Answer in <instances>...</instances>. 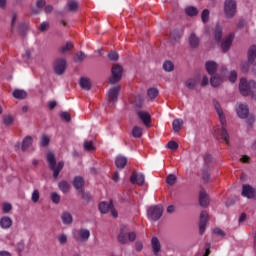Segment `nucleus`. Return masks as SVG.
I'll return each instance as SVG.
<instances>
[{
	"label": "nucleus",
	"mask_w": 256,
	"mask_h": 256,
	"mask_svg": "<svg viewBox=\"0 0 256 256\" xmlns=\"http://www.w3.org/2000/svg\"><path fill=\"white\" fill-rule=\"evenodd\" d=\"M210 177H211V175L209 174V172L204 171L202 173V179H203V181H205V183H207V181H209Z\"/></svg>",
	"instance_id": "62"
},
{
	"label": "nucleus",
	"mask_w": 256,
	"mask_h": 256,
	"mask_svg": "<svg viewBox=\"0 0 256 256\" xmlns=\"http://www.w3.org/2000/svg\"><path fill=\"white\" fill-rule=\"evenodd\" d=\"M79 7V3H77V1L75 0H71L67 3L66 8L68 9V11H77Z\"/></svg>",
	"instance_id": "40"
},
{
	"label": "nucleus",
	"mask_w": 256,
	"mask_h": 256,
	"mask_svg": "<svg viewBox=\"0 0 256 256\" xmlns=\"http://www.w3.org/2000/svg\"><path fill=\"white\" fill-rule=\"evenodd\" d=\"M130 181L133 185H143V183H145V175L133 172L130 177Z\"/></svg>",
	"instance_id": "13"
},
{
	"label": "nucleus",
	"mask_w": 256,
	"mask_h": 256,
	"mask_svg": "<svg viewBox=\"0 0 256 256\" xmlns=\"http://www.w3.org/2000/svg\"><path fill=\"white\" fill-rule=\"evenodd\" d=\"M46 159L49 163L50 170L53 171L54 179H57L59 177V173H61V171H63V167H65V162L60 161L57 164V161L55 160V154H53V152L48 153Z\"/></svg>",
	"instance_id": "3"
},
{
	"label": "nucleus",
	"mask_w": 256,
	"mask_h": 256,
	"mask_svg": "<svg viewBox=\"0 0 256 256\" xmlns=\"http://www.w3.org/2000/svg\"><path fill=\"white\" fill-rule=\"evenodd\" d=\"M108 57L111 61H117V59H119V53L117 52H110L108 54Z\"/></svg>",
	"instance_id": "57"
},
{
	"label": "nucleus",
	"mask_w": 256,
	"mask_h": 256,
	"mask_svg": "<svg viewBox=\"0 0 256 256\" xmlns=\"http://www.w3.org/2000/svg\"><path fill=\"white\" fill-rule=\"evenodd\" d=\"M35 55V49L31 48L25 51L23 58L26 63H33V56Z\"/></svg>",
	"instance_id": "25"
},
{
	"label": "nucleus",
	"mask_w": 256,
	"mask_h": 256,
	"mask_svg": "<svg viewBox=\"0 0 256 256\" xmlns=\"http://www.w3.org/2000/svg\"><path fill=\"white\" fill-rule=\"evenodd\" d=\"M71 49H73V42H66L65 45L59 48V53H62V55H65V53H69Z\"/></svg>",
	"instance_id": "31"
},
{
	"label": "nucleus",
	"mask_w": 256,
	"mask_h": 256,
	"mask_svg": "<svg viewBox=\"0 0 256 256\" xmlns=\"http://www.w3.org/2000/svg\"><path fill=\"white\" fill-rule=\"evenodd\" d=\"M0 227L1 229H11L13 227V219L9 216H3L0 218Z\"/></svg>",
	"instance_id": "17"
},
{
	"label": "nucleus",
	"mask_w": 256,
	"mask_h": 256,
	"mask_svg": "<svg viewBox=\"0 0 256 256\" xmlns=\"http://www.w3.org/2000/svg\"><path fill=\"white\" fill-rule=\"evenodd\" d=\"M224 79L225 73H222L221 75L213 74L210 78V85H212V87H219V85L223 83Z\"/></svg>",
	"instance_id": "14"
},
{
	"label": "nucleus",
	"mask_w": 256,
	"mask_h": 256,
	"mask_svg": "<svg viewBox=\"0 0 256 256\" xmlns=\"http://www.w3.org/2000/svg\"><path fill=\"white\" fill-rule=\"evenodd\" d=\"M82 199H84V201H90L91 200V194H89L87 192H82Z\"/></svg>",
	"instance_id": "64"
},
{
	"label": "nucleus",
	"mask_w": 256,
	"mask_h": 256,
	"mask_svg": "<svg viewBox=\"0 0 256 256\" xmlns=\"http://www.w3.org/2000/svg\"><path fill=\"white\" fill-rule=\"evenodd\" d=\"M166 183L170 187H173V185L177 183V176H175L174 174H169L166 178Z\"/></svg>",
	"instance_id": "42"
},
{
	"label": "nucleus",
	"mask_w": 256,
	"mask_h": 256,
	"mask_svg": "<svg viewBox=\"0 0 256 256\" xmlns=\"http://www.w3.org/2000/svg\"><path fill=\"white\" fill-rule=\"evenodd\" d=\"M50 199L52 202L55 203V205H59L61 202V195H59L57 192H52L50 195Z\"/></svg>",
	"instance_id": "44"
},
{
	"label": "nucleus",
	"mask_w": 256,
	"mask_h": 256,
	"mask_svg": "<svg viewBox=\"0 0 256 256\" xmlns=\"http://www.w3.org/2000/svg\"><path fill=\"white\" fill-rule=\"evenodd\" d=\"M172 127L175 133H179V131H181V127H183V119H175L172 123Z\"/></svg>",
	"instance_id": "32"
},
{
	"label": "nucleus",
	"mask_w": 256,
	"mask_h": 256,
	"mask_svg": "<svg viewBox=\"0 0 256 256\" xmlns=\"http://www.w3.org/2000/svg\"><path fill=\"white\" fill-rule=\"evenodd\" d=\"M235 110L239 119H247L249 117V106L246 103H237Z\"/></svg>",
	"instance_id": "7"
},
{
	"label": "nucleus",
	"mask_w": 256,
	"mask_h": 256,
	"mask_svg": "<svg viewBox=\"0 0 256 256\" xmlns=\"http://www.w3.org/2000/svg\"><path fill=\"white\" fill-rule=\"evenodd\" d=\"M168 149H171V151H177L179 149V144L175 141H169L166 145Z\"/></svg>",
	"instance_id": "48"
},
{
	"label": "nucleus",
	"mask_w": 256,
	"mask_h": 256,
	"mask_svg": "<svg viewBox=\"0 0 256 256\" xmlns=\"http://www.w3.org/2000/svg\"><path fill=\"white\" fill-rule=\"evenodd\" d=\"M137 117L146 127H149V124L151 123V114H149V112L145 110H138Z\"/></svg>",
	"instance_id": "12"
},
{
	"label": "nucleus",
	"mask_w": 256,
	"mask_h": 256,
	"mask_svg": "<svg viewBox=\"0 0 256 256\" xmlns=\"http://www.w3.org/2000/svg\"><path fill=\"white\" fill-rule=\"evenodd\" d=\"M222 35H223V27H221V25H216L215 31H214V37L216 41H221Z\"/></svg>",
	"instance_id": "35"
},
{
	"label": "nucleus",
	"mask_w": 256,
	"mask_h": 256,
	"mask_svg": "<svg viewBox=\"0 0 256 256\" xmlns=\"http://www.w3.org/2000/svg\"><path fill=\"white\" fill-rule=\"evenodd\" d=\"M13 121H15V118H13V115L8 114L3 116V123L6 127L13 125Z\"/></svg>",
	"instance_id": "36"
},
{
	"label": "nucleus",
	"mask_w": 256,
	"mask_h": 256,
	"mask_svg": "<svg viewBox=\"0 0 256 256\" xmlns=\"http://www.w3.org/2000/svg\"><path fill=\"white\" fill-rule=\"evenodd\" d=\"M214 234L219 235L220 237H225V232L223 230H221L220 228H215Z\"/></svg>",
	"instance_id": "61"
},
{
	"label": "nucleus",
	"mask_w": 256,
	"mask_h": 256,
	"mask_svg": "<svg viewBox=\"0 0 256 256\" xmlns=\"http://www.w3.org/2000/svg\"><path fill=\"white\" fill-rule=\"evenodd\" d=\"M85 59H87V55L84 52H77L74 56V63H83Z\"/></svg>",
	"instance_id": "33"
},
{
	"label": "nucleus",
	"mask_w": 256,
	"mask_h": 256,
	"mask_svg": "<svg viewBox=\"0 0 256 256\" xmlns=\"http://www.w3.org/2000/svg\"><path fill=\"white\" fill-rule=\"evenodd\" d=\"M123 78V66L119 64H115L111 68V76L109 78V83L111 85H115V83H119L121 79Z\"/></svg>",
	"instance_id": "4"
},
{
	"label": "nucleus",
	"mask_w": 256,
	"mask_h": 256,
	"mask_svg": "<svg viewBox=\"0 0 256 256\" xmlns=\"http://www.w3.org/2000/svg\"><path fill=\"white\" fill-rule=\"evenodd\" d=\"M135 239H137V235L135 234V232H129L128 229V241H135Z\"/></svg>",
	"instance_id": "60"
},
{
	"label": "nucleus",
	"mask_w": 256,
	"mask_h": 256,
	"mask_svg": "<svg viewBox=\"0 0 256 256\" xmlns=\"http://www.w3.org/2000/svg\"><path fill=\"white\" fill-rule=\"evenodd\" d=\"M207 85H209V77H207V75H204L202 77L201 86L207 87Z\"/></svg>",
	"instance_id": "59"
},
{
	"label": "nucleus",
	"mask_w": 256,
	"mask_h": 256,
	"mask_svg": "<svg viewBox=\"0 0 256 256\" xmlns=\"http://www.w3.org/2000/svg\"><path fill=\"white\" fill-rule=\"evenodd\" d=\"M60 245H65V243H67V235L65 234H61L57 237Z\"/></svg>",
	"instance_id": "55"
},
{
	"label": "nucleus",
	"mask_w": 256,
	"mask_h": 256,
	"mask_svg": "<svg viewBox=\"0 0 256 256\" xmlns=\"http://www.w3.org/2000/svg\"><path fill=\"white\" fill-rule=\"evenodd\" d=\"M31 145H33V137L26 136L23 139L22 146H21V149H22L23 153H25V151H27V149H29Z\"/></svg>",
	"instance_id": "23"
},
{
	"label": "nucleus",
	"mask_w": 256,
	"mask_h": 256,
	"mask_svg": "<svg viewBox=\"0 0 256 256\" xmlns=\"http://www.w3.org/2000/svg\"><path fill=\"white\" fill-rule=\"evenodd\" d=\"M83 185H85V180L81 176H76L73 180V187L77 191L83 189Z\"/></svg>",
	"instance_id": "22"
},
{
	"label": "nucleus",
	"mask_w": 256,
	"mask_h": 256,
	"mask_svg": "<svg viewBox=\"0 0 256 256\" xmlns=\"http://www.w3.org/2000/svg\"><path fill=\"white\" fill-rule=\"evenodd\" d=\"M58 188L60 189V191H62V193H69V191L71 190V185H69V182L62 180L59 182Z\"/></svg>",
	"instance_id": "29"
},
{
	"label": "nucleus",
	"mask_w": 256,
	"mask_h": 256,
	"mask_svg": "<svg viewBox=\"0 0 256 256\" xmlns=\"http://www.w3.org/2000/svg\"><path fill=\"white\" fill-rule=\"evenodd\" d=\"M199 43H201V39L198 38L197 34L191 33L189 36V45L192 49H197L199 47Z\"/></svg>",
	"instance_id": "21"
},
{
	"label": "nucleus",
	"mask_w": 256,
	"mask_h": 256,
	"mask_svg": "<svg viewBox=\"0 0 256 256\" xmlns=\"http://www.w3.org/2000/svg\"><path fill=\"white\" fill-rule=\"evenodd\" d=\"M111 206H112L111 204H108L106 202H102L99 205V211L101 213H109V210L111 209Z\"/></svg>",
	"instance_id": "43"
},
{
	"label": "nucleus",
	"mask_w": 256,
	"mask_h": 256,
	"mask_svg": "<svg viewBox=\"0 0 256 256\" xmlns=\"http://www.w3.org/2000/svg\"><path fill=\"white\" fill-rule=\"evenodd\" d=\"M40 31H47L49 29V22H42L39 26Z\"/></svg>",
	"instance_id": "58"
},
{
	"label": "nucleus",
	"mask_w": 256,
	"mask_h": 256,
	"mask_svg": "<svg viewBox=\"0 0 256 256\" xmlns=\"http://www.w3.org/2000/svg\"><path fill=\"white\" fill-rule=\"evenodd\" d=\"M229 81H231V83H235V81H237V72L236 71L230 72Z\"/></svg>",
	"instance_id": "56"
},
{
	"label": "nucleus",
	"mask_w": 256,
	"mask_h": 256,
	"mask_svg": "<svg viewBox=\"0 0 256 256\" xmlns=\"http://www.w3.org/2000/svg\"><path fill=\"white\" fill-rule=\"evenodd\" d=\"M132 135L136 139H139L143 135V128H141L139 126H134L133 130H132Z\"/></svg>",
	"instance_id": "38"
},
{
	"label": "nucleus",
	"mask_w": 256,
	"mask_h": 256,
	"mask_svg": "<svg viewBox=\"0 0 256 256\" xmlns=\"http://www.w3.org/2000/svg\"><path fill=\"white\" fill-rule=\"evenodd\" d=\"M84 149L85 151H95V146H93L92 141H86L84 142Z\"/></svg>",
	"instance_id": "49"
},
{
	"label": "nucleus",
	"mask_w": 256,
	"mask_h": 256,
	"mask_svg": "<svg viewBox=\"0 0 256 256\" xmlns=\"http://www.w3.org/2000/svg\"><path fill=\"white\" fill-rule=\"evenodd\" d=\"M241 195L246 197V199H256V189L249 184H244Z\"/></svg>",
	"instance_id": "10"
},
{
	"label": "nucleus",
	"mask_w": 256,
	"mask_h": 256,
	"mask_svg": "<svg viewBox=\"0 0 256 256\" xmlns=\"http://www.w3.org/2000/svg\"><path fill=\"white\" fill-rule=\"evenodd\" d=\"M207 221H209V214L207 212L203 211L200 214V234L203 235L205 233V227H207Z\"/></svg>",
	"instance_id": "15"
},
{
	"label": "nucleus",
	"mask_w": 256,
	"mask_h": 256,
	"mask_svg": "<svg viewBox=\"0 0 256 256\" xmlns=\"http://www.w3.org/2000/svg\"><path fill=\"white\" fill-rule=\"evenodd\" d=\"M67 69V60L65 58H58L54 61V72L56 75H63Z\"/></svg>",
	"instance_id": "8"
},
{
	"label": "nucleus",
	"mask_w": 256,
	"mask_h": 256,
	"mask_svg": "<svg viewBox=\"0 0 256 256\" xmlns=\"http://www.w3.org/2000/svg\"><path fill=\"white\" fill-rule=\"evenodd\" d=\"M224 13L227 19H233L237 14V2L235 0H226L224 2Z\"/></svg>",
	"instance_id": "6"
},
{
	"label": "nucleus",
	"mask_w": 256,
	"mask_h": 256,
	"mask_svg": "<svg viewBox=\"0 0 256 256\" xmlns=\"http://www.w3.org/2000/svg\"><path fill=\"white\" fill-rule=\"evenodd\" d=\"M148 97H159V89L153 87L147 91Z\"/></svg>",
	"instance_id": "46"
},
{
	"label": "nucleus",
	"mask_w": 256,
	"mask_h": 256,
	"mask_svg": "<svg viewBox=\"0 0 256 256\" xmlns=\"http://www.w3.org/2000/svg\"><path fill=\"white\" fill-rule=\"evenodd\" d=\"M135 249H136V251H143V242L137 241L135 243Z\"/></svg>",
	"instance_id": "63"
},
{
	"label": "nucleus",
	"mask_w": 256,
	"mask_h": 256,
	"mask_svg": "<svg viewBox=\"0 0 256 256\" xmlns=\"http://www.w3.org/2000/svg\"><path fill=\"white\" fill-rule=\"evenodd\" d=\"M214 107L216 109V113L219 117L220 128H217L214 132L216 139H223L227 145H229V133L227 132V119L225 118V113L223 112V108L219 102L214 101Z\"/></svg>",
	"instance_id": "1"
},
{
	"label": "nucleus",
	"mask_w": 256,
	"mask_h": 256,
	"mask_svg": "<svg viewBox=\"0 0 256 256\" xmlns=\"http://www.w3.org/2000/svg\"><path fill=\"white\" fill-rule=\"evenodd\" d=\"M198 83H199V77L189 78L185 82V87H187V89H195Z\"/></svg>",
	"instance_id": "27"
},
{
	"label": "nucleus",
	"mask_w": 256,
	"mask_h": 256,
	"mask_svg": "<svg viewBox=\"0 0 256 256\" xmlns=\"http://www.w3.org/2000/svg\"><path fill=\"white\" fill-rule=\"evenodd\" d=\"M203 256H209L211 254V243H206L204 246Z\"/></svg>",
	"instance_id": "52"
},
{
	"label": "nucleus",
	"mask_w": 256,
	"mask_h": 256,
	"mask_svg": "<svg viewBox=\"0 0 256 256\" xmlns=\"http://www.w3.org/2000/svg\"><path fill=\"white\" fill-rule=\"evenodd\" d=\"M199 204L201 207H207L209 205V195L204 189H201L199 192Z\"/></svg>",
	"instance_id": "18"
},
{
	"label": "nucleus",
	"mask_w": 256,
	"mask_h": 256,
	"mask_svg": "<svg viewBox=\"0 0 256 256\" xmlns=\"http://www.w3.org/2000/svg\"><path fill=\"white\" fill-rule=\"evenodd\" d=\"M163 69H164V71L171 73V71H173V69H175V65L173 64V62L167 60L163 63Z\"/></svg>",
	"instance_id": "41"
},
{
	"label": "nucleus",
	"mask_w": 256,
	"mask_h": 256,
	"mask_svg": "<svg viewBox=\"0 0 256 256\" xmlns=\"http://www.w3.org/2000/svg\"><path fill=\"white\" fill-rule=\"evenodd\" d=\"M218 65L215 61L208 60L205 62V69L208 73V75H214L215 71H217Z\"/></svg>",
	"instance_id": "19"
},
{
	"label": "nucleus",
	"mask_w": 256,
	"mask_h": 256,
	"mask_svg": "<svg viewBox=\"0 0 256 256\" xmlns=\"http://www.w3.org/2000/svg\"><path fill=\"white\" fill-rule=\"evenodd\" d=\"M148 219L150 221H159L163 217V206H151L147 210Z\"/></svg>",
	"instance_id": "5"
},
{
	"label": "nucleus",
	"mask_w": 256,
	"mask_h": 256,
	"mask_svg": "<svg viewBox=\"0 0 256 256\" xmlns=\"http://www.w3.org/2000/svg\"><path fill=\"white\" fill-rule=\"evenodd\" d=\"M121 86H114L108 91V97H119Z\"/></svg>",
	"instance_id": "34"
},
{
	"label": "nucleus",
	"mask_w": 256,
	"mask_h": 256,
	"mask_svg": "<svg viewBox=\"0 0 256 256\" xmlns=\"http://www.w3.org/2000/svg\"><path fill=\"white\" fill-rule=\"evenodd\" d=\"M233 34L228 35L226 38L222 41V51L226 53V51H229L231 48V44L233 43Z\"/></svg>",
	"instance_id": "20"
},
{
	"label": "nucleus",
	"mask_w": 256,
	"mask_h": 256,
	"mask_svg": "<svg viewBox=\"0 0 256 256\" xmlns=\"http://www.w3.org/2000/svg\"><path fill=\"white\" fill-rule=\"evenodd\" d=\"M13 97H27L29 96V92L23 90V89H16L12 93Z\"/></svg>",
	"instance_id": "37"
},
{
	"label": "nucleus",
	"mask_w": 256,
	"mask_h": 256,
	"mask_svg": "<svg viewBox=\"0 0 256 256\" xmlns=\"http://www.w3.org/2000/svg\"><path fill=\"white\" fill-rule=\"evenodd\" d=\"M133 105H134L135 109H141V107H143V105H145V100H143L142 97H137L133 100Z\"/></svg>",
	"instance_id": "39"
},
{
	"label": "nucleus",
	"mask_w": 256,
	"mask_h": 256,
	"mask_svg": "<svg viewBox=\"0 0 256 256\" xmlns=\"http://www.w3.org/2000/svg\"><path fill=\"white\" fill-rule=\"evenodd\" d=\"M79 85L84 91H90L91 87H93V82L88 77L82 76L79 79Z\"/></svg>",
	"instance_id": "16"
},
{
	"label": "nucleus",
	"mask_w": 256,
	"mask_h": 256,
	"mask_svg": "<svg viewBox=\"0 0 256 256\" xmlns=\"http://www.w3.org/2000/svg\"><path fill=\"white\" fill-rule=\"evenodd\" d=\"M11 209H13V206L9 203H4L2 205L3 213H9V211H11Z\"/></svg>",
	"instance_id": "54"
},
{
	"label": "nucleus",
	"mask_w": 256,
	"mask_h": 256,
	"mask_svg": "<svg viewBox=\"0 0 256 256\" xmlns=\"http://www.w3.org/2000/svg\"><path fill=\"white\" fill-rule=\"evenodd\" d=\"M61 220L64 225H71V223H73V215L68 211H65L61 215Z\"/></svg>",
	"instance_id": "24"
},
{
	"label": "nucleus",
	"mask_w": 256,
	"mask_h": 256,
	"mask_svg": "<svg viewBox=\"0 0 256 256\" xmlns=\"http://www.w3.org/2000/svg\"><path fill=\"white\" fill-rule=\"evenodd\" d=\"M185 13L188 17H195L199 14V10L194 6H188L185 9Z\"/></svg>",
	"instance_id": "30"
},
{
	"label": "nucleus",
	"mask_w": 256,
	"mask_h": 256,
	"mask_svg": "<svg viewBox=\"0 0 256 256\" xmlns=\"http://www.w3.org/2000/svg\"><path fill=\"white\" fill-rule=\"evenodd\" d=\"M60 117H61V119L66 121V123H69V121H71V114H69V112H62L60 114Z\"/></svg>",
	"instance_id": "51"
},
{
	"label": "nucleus",
	"mask_w": 256,
	"mask_h": 256,
	"mask_svg": "<svg viewBox=\"0 0 256 256\" xmlns=\"http://www.w3.org/2000/svg\"><path fill=\"white\" fill-rule=\"evenodd\" d=\"M209 9H204L201 13V19L203 23H208L209 22Z\"/></svg>",
	"instance_id": "45"
},
{
	"label": "nucleus",
	"mask_w": 256,
	"mask_h": 256,
	"mask_svg": "<svg viewBox=\"0 0 256 256\" xmlns=\"http://www.w3.org/2000/svg\"><path fill=\"white\" fill-rule=\"evenodd\" d=\"M115 163L118 169H124L125 165H127V157L118 156L116 157Z\"/></svg>",
	"instance_id": "28"
},
{
	"label": "nucleus",
	"mask_w": 256,
	"mask_h": 256,
	"mask_svg": "<svg viewBox=\"0 0 256 256\" xmlns=\"http://www.w3.org/2000/svg\"><path fill=\"white\" fill-rule=\"evenodd\" d=\"M39 197H40L39 191L37 189H35L32 192V196H31L32 202L37 203V201H39Z\"/></svg>",
	"instance_id": "50"
},
{
	"label": "nucleus",
	"mask_w": 256,
	"mask_h": 256,
	"mask_svg": "<svg viewBox=\"0 0 256 256\" xmlns=\"http://www.w3.org/2000/svg\"><path fill=\"white\" fill-rule=\"evenodd\" d=\"M91 237V232L87 229L81 228L73 232V238L76 241H87Z\"/></svg>",
	"instance_id": "9"
},
{
	"label": "nucleus",
	"mask_w": 256,
	"mask_h": 256,
	"mask_svg": "<svg viewBox=\"0 0 256 256\" xmlns=\"http://www.w3.org/2000/svg\"><path fill=\"white\" fill-rule=\"evenodd\" d=\"M129 227L127 226H121L120 233L118 235V241L122 245H125L129 243Z\"/></svg>",
	"instance_id": "11"
},
{
	"label": "nucleus",
	"mask_w": 256,
	"mask_h": 256,
	"mask_svg": "<svg viewBox=\"0 0 256 256\" xmlns=\"http://www.w3.org/2000/svg\"><path fill=\"white\" fill-rule=\"evenodd\" d=\"M239 91L241 95H252V97H256V82L254 80H247V78H241Z\"/></svg>",
	"instance_id": "2"
},
{
	"label": "nucleus",
	"mask_w": 256,
	"mask_h": 256,
	"mask_svg": "<svg viewBox=\"0 0 256 256\" xmlns=\"http://www.w3.org/2000/svg\"><path fill=\"white\" fill-rule=\"evenodd\" d=\"M170 38L172 41H177L178 39H181V33L174 31L171 33Z\"/></svg>",
	"instance_id": "53"
},
{
	"label": "nucleus",
	"mask_w": 256,
	"mask_h": 256,
	"mask_svg": "<svg viewBox=\"0 0 256 256\" xmlns=\"http://www.w3.org/2000/svg\"><path fill=\"white\" fill-rule=\"evenodd\" d=\"M50 141L51 140L49 139V136H47L45 134L42 135L41 140H40L41 147H47L49 145Z\"/></svg>",
	"instance_id": "47"
},
{
	"label": "nucleus",
	"mask_w": 256,
	"mask_h": 256,
	"mask_svg": "<svg viewBox=\"0 0 256 256\" xmlns=\"http://www.w3.org/2000/svg\"><path fill=\"white\" fill-rule=\"evenodd\" d=\"M151 243L154 255H159V251H161V243L159 242V239H157V237H154L152 238Z\"/></svg>",
	"instance_id": "26"
}]
</instances>
